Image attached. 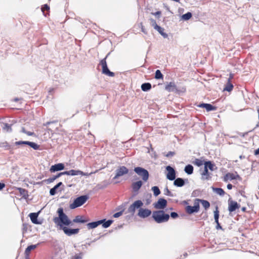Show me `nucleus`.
Returning a JSON list of instances; mask_svg holds the SVG:
<instances>
[{"label":"nucleus","mask_w":259,"mask_h":259,"mask_svg":"<svg viewBox=\"0 0 259 259\" xmlns=\"http://www.w3.org/2000/svg\"><path fill=\"white\" fill-rule=\"evenodd\" d=\"M56 193H57V190L54 187L51 188L50 190V194L51 196L55 195L56 194Z\"/></svg>","instance_id":"nucleus-45"},{"label":"nucleus","mask_w":259,"mask_h":259,"mask_svg":"<svg viewBox=\"0 0 259 259\" xmlns=\"http://www.w3.org/2000/svg\"><path fill=\"white\" fill-rule=\"evenodd\" d=\"M88 221V220L84 219V217L81 215H77L73 220V222L76 223H85Z\"/></svg>","instance_id":"nucleus-25"},{"label":"nucleus","mask_w":259,"mask_h":259,"mask_svg":"<svg viewBox=\"0 0 259 259\" xmlns=\"http://www.w3.org/2000/svg\"><path fill=\"white\" fill-rule=\"evenodd\" d=\"M143 205V203L141 200H136L128 208L127 212L131 213L132 215H134L136 209L139 208L140 209Z\"/></svg>","instance_id":"nucleus-6"},{"label":"nucleus","mask_w":259,"mask_h":259,"mask_svg":"<svg viewBox=\"0 0 259 259\" xmlns=\"http://www.w3.org/2000/svg\"><path fill=\"white\" fill-rule=\"evenodd\" d=\"M123 210L120 211L119 212H116L113 214V217L117 218L121 216L123 213Z\"/></svg>","instance_id":"nucleus-48"},{"label":"nucleus","mask_w":259,"mask_h":259,"mask_svg":"<svg viewBox=\"0 0 259 259\" xmlns=\"http://www.w3.org/2000/svg\"><path fill=\"white\" fill-rule=\"evenodd\" d=\"M100 221H103L102 223H101V225H102V227L104 228H108L110 226V225L113 222V221L112 220H108L106 221V220L105 219L101 220Z\"/></svg>","instance_id":"nucleus-29"},{"label":"nucleus","mask_w":259,"mask_h":259,"mask_svg":"<svg viewBox=\"0 0 259 259\" xmlns=\"http://www.w3.org/2000/svg\"><path fill=\"white\" fill-rule=\"evenodd\" d=\"M239 178L240 177L238 174L235 175L233 173L228 172L224 177L223 181L225 182H227L229 180H236Z\"/></svg>","instance_id":"nucleus-17"},{"label":"nucleus","mask_w":259,"mask_h":259,"mask_svg":"<svg viewBox=\"0 0 259 259\" xmlns=\"http://www.w3.org/2000/svg\"><path fill=\"white\" fill-rule=\"evenodd\" d=\"M26 134L27 135H28V136H34V133L33 132H28V131L26 132Z\"/></svg>","instance_id":"nucleus-55"},{"label":"nucleus","mask_w":259,"mask_h":259,"mask_svg":"<svg viewBox=\"0 0 259 259\" xmlns=\"http://www.w3.org/2000/svg\"><path fill=\"white\" fill-rule=\"evenodd\" d=\"M89 198V196L87 195H81L77 197L74 200L73 203L70 205V208L74 209L81 206L86 202Z\"/></svg>","instance_id":"nucleus-3"},{"label":"nucleus","mask_w":259,"mask_h":259,"mask_svg":"<svg viewBox=\"0 0 259 259\" xmlns=\"http://www.w3.org/2000/svg\"><path fill=\"white\" fill-rule=\"evenodd\" d=\"M161 14V12L160 11H157L154 14L155 16L160 15Z\"/></svg>","instance_id":"nucleus-64"},{"label":"nucleus","mask_w":259,"mask_h":259,"mask_svg":"<svg viewBox=\"0 0 259 259\" xmlns=\"http://www.w3.org/2000/svg\"><path fill=\"white\" fill-rule=\"evenodd\" d=\"M231 77L232 76H230V77L228 79V81L226 84L225 87L224 89V91H227L228 92H230L233 90V84L230 82V79Z\"/></svg>","instance_id":"nucleus-32"},{"label":"nucleus","mask_w":259,"mask_h":259,"mask_svg":"<svg viewBox=\"0 0 259 259\" xmlns=\"http://www.w3.org/2000/svg\"><path fill=\"white\" fill-rule=\"evenodd\" d=\"M129 170L125 166H121L115 170V176L113 179H118L119 177H121L124 175L128 174Z\"/></svg>","instance_id":"nucleus-9"},{"label":"nucleus","mask_w":259,"mask_h":259,"mask_svg":"<svg viewBox=\"0 0 259 259\" xmlns=\"http://www.w3.org/2000/svg\"><path fill=\"white\" fill-rule=\"evenodd\" d=\"M216 229H217V230H219V229H222V230L223 229L222 226L220 225V224H218L217 225V226H216Z\"/></svg>","instance_id":"nucleus-60"},{"label":"nucleus","mask_w":259,"mask_h":259,"mask_svg":"<svg viewBox=\"0 0 259 259\" xmlns=\"http://www.w3.org/2000/svg\"><path fill=\"white\" fill-rule=\"evenodd\" d=\"M170 215L165 213L162 210L154 211L152 213V218L157 223L166 222L168 221Z\"/></svg>","instance_id":"nucleus-2"},{"label":"nucleus","mask_w":259,"mask_h":259,"mask_svg":"<svg viewBox=\"0 0 259 259\" xmlns=\"http://www.w3.org/2000/svg\"><path fill=\"white\" fill-rule=\"evenodd\" d=\"M212 189L213 192L220 196H224L225 195V192L222 188L212 187Z\"/></svg>","instance_id":"nucleus-33"},{"label":"nucleus","mask_w":259,"mask_h":259,"mask_svg":"<svg viewBox=\"0 0 259 259\" xmlns=\"http://www.w3.org/2000/svg\"><path fill=\"white\" fill-rule=\"evenodd\" d=\"M201 176V179L203 180H208L211 178V174L209 172L208 169L205 167Z\"/></svg>","instance_id":"nucleus-22"},{"label":"nucleus","mask_w":259,"mask_h":259,"mask_svg":"<svg viewBox=\"0 0 259 259\" xmlns=\"http://www.w3.org/2000/svg\"><path fill=\"white\" fill-rule=\"evenodd\" d=\"M240 206V205L236 201H233L231 199L228 200V210L230 212L235 211Z\"/></svg>","instance_id":"nucleus-13"},{"label":"nucleus","mask_w":259,"mask_h":259,"mask_svg":"<svg viewBox=\"0 0 259 259\" xmlns=\"http://www.w3.org/2000/svg\"><path fill=\"white\" fill-rule=\"evenodd\" d=\"M28 227V225L27 224H23L22 231L23 234L27 232Z\"/></svg>","instance_id":"nucleus-47"},{"label":"nucleus","mask_w":259,"mask_h":259,"mask_svg":"<svg viewBox=\"0 0 259 259\" xmlns=\"http://www.w3.org/2000/svg\"><path fill=\"white\" fill-rule=\"evenodd\" d=\"M165 90L169 92H178L179 90L175 82L171 81L165 87Z\"/></svg>","instance_id":"nucleus-15"},{"label":"nucleus","mask_w":259,"mask_h":259,"mask_svg":"<svg viewBox=\"0 0 259 259\" xmlns=\"http://www.w3.org/2000/svg\"><path fill=\"white\" fill-rule=\"evenodd\" d=\"M199 204L197 201H195L194 206L188 205L185 207L186 211L188 214L196 213L199 210Z\"/></svg>","instance_id":"nucleus-8"},{"label":"nucleus","mask_w":259,"mask_h":259,"mask_svg":"<svg viewBox=\"0 0 259 259\" xmlns=\"http://www.w3.org/2000/svg\"><path fill=\"white\" fill-rule=\"evenodd\" d=\"M170 217L172 218V219H176L177 218L179 215H178V214L177 212H171L170 213Z\"/></svg>","instance_id":"nucleus-49"},{"label":"nucleus","mask_w":259,"mask_h":259,"mask_svg":"<svg viewBox=\"0 0 259 259\" xmlns=\"http://www.w3.org/2000/svg\"><path fill=\"white\" fill-rule=\"evenodd\" d=\"M63 185V183L62 182L58 183L57 185H56L54 187L57 190V189L61 186Z\"/></svg>","instance_id":"nucleus-53"},{"label":"nucleus","mask_w":259,"mask_h":259,"mask_svg":"<svg viewBox=\"0 0 259 259\" xmlns=\"http://www.w3.org/2000/svg\"><path fill=\"white\" fill-rule=\"evenodd\" d=\"M83 255V253L81 252L78 254H76L73 256L71 259H82Z\"/></svg>","instance_id":"nucleus-42"},{"label":"nucleus","mask_w":259,"mask_h":259,"mask_svg":"<svg viewBox=\"0 0 259 259\" xmlns=\"http://www.w3.org/2000/svg\"><path fill=\"white\" fill-rule=\"evenodd\" d=\"M134 170L139 176L142 178L143 181H147L149 179V174L147 169L142 167L138 166L135 167Z\"/></svg>","instance_id":"nucleus-4"},{"label":"nucleus","mask_w":259,"mask_h":259,"mask_svg":"<svg viewBox=\"0 0 259 259\" xmlns=\"http://www.w3.org/2000/svg\"><path fill=\"white\" fill-rule=\"evenodd\" d=\"M227 189L229 190H231L232 189L233 186L231 184H228L227 186Z\"/></svg>","instance_id":"nucleus-59"},{"label":"nucleus","mask_w":259,"mask_h":259,"mask_svg":"<svg viewBox=\"0 0 259 259\" xmlns=\"http://www.w3.org/2000/svg\"><path fill=\"white\" fill-rule=\"evenodd\" d=\"M56 122V121H48V122H47L46 123H44V126H48L49 124H50L51 123H54V122Z\"/></svg>","instance_id":"nucleus-58"},{"label":"nucleus","mask_w":259,"mask_h":259,"mask_svg":"<svg viewBox=\"0 0 259 259\" xmlns=\"http://www.w3.org/2000/svg\"><path fill=\"white\" fill-rule=\"evenodd\" d=\"M102 221H103L99 220L97 221L89 223L87 225V227L88 229H94L97 227L99 225H101Z\"/></svg>","instance_id":"nucleus-24"},{"label":"nucleus","mask_w":259,"mask_h":259,"mask_svg":"<svg viewBox=\"0 0 259 259\" xmlns=\"http://www.w3.org/2000/svg\"><path fill=\"white\" fill-rule=\"evenodd\" d=\"M254 155H259V148L254 151Z\"/></svg>","instance_id":"nucleus-61"},{"label":"nucleus","mask_w":259,"mask_h":259,"mask_svg":"<svg viewBox=\"0 0 259 259\" xmlns=\"http://www.w3.org/2000/svg\"><path fill=\"white\" fill-rule=\"evenodd\" d=\"M150 21L151 25L152 26H153L154 27V28L155 29V28H156V26H158L157 24L156 21L154 19H152V18H151L150 19Z\"/></svg>","instance_id":"nucleus-44"},{"label":"nucleus","mask_w":259,"mask_h":259,"mask_svg":"<svg viewBox=\"0 0 259 259\" xmlns=\"http://www.w3.org/2000/svg\"><path fill=\"white\" fill-rule=\"evenodd\" d=\"M155 29L160 33L161 34V33H162V32L164 31V29L162 27H161L160 26H159V25L158 26H156V28H155Z\"/></svg>","instance_id":"nucleus-50"},{"label":"nucleus","mask_w":259,"mask_h":259,"mask_svg":"<svg viewBox=\"0 0 259 259\" xmlns=\"http://www.w3.org/2000/svg\"><path fill=\"white\" fill-rule=\"evenodd\" d=\"M64 175H68V176H77V175H81V176H88L90 174H89L88 173H85L83 172L82 171H81L80 170H74V169H71L69 171H63Z\"/></svg>","instance_id":"nucleus-11"},{"label":"nucleus","mask_w":259,"mask_h":259,"mask_svg":"<svg viewBox=\"0 0 259 259\" xmlns=\"http://www.w3.org/2000/svg\"><path fill=\"white\" fill-rule=\"evenodd\" d=\"M194 168L191 164L187 165L184 168L185 172L188 175H191L193 172Z\"/></svg>","instance_id":"nucleus-31"},{"label":"nucleus","mask_w":259,"mask_h":259,"mask_svg":"<svg viewBox=\"0 0 259 259\" xmlns=\"http://www.w3.org/2000/svg\"><path fill=\"white\" fill-rule=\"evenodd\" d=\"M151 84L149 82H145L141 85V89L144 92H147L151 89Z\"/></svg>","instance_id":"nucleus-30"},{"label":"nucleus","mask_w":259,"mask_h":259,"mask_svg":"<svg viewBox=\"0 0 259 259\" xmlns=\"http://www.w3.org/2000/svg\"><path fill=\"white\" fill-rule=\"evenodd\" d=\"M63 175H64L63 172H61L58 174L56 176H54L53 177H52L51 178H50L47 180H45V181L46 182H47L48 184H50V183L53 182L56 179H57V178H59L60 177H61Z\"/></svg>","instance_id":"nucleus-28"},{"label":"nucleus","mask_w":259,"mask_h":259,"mask_svg":"<svg viewBox=\"0 0 259 259\" xmlns=\"http://www.w3.org/2000/svg\"><path fill=\"white\" fill-rule=\"evenodd\" d=\"M143 185V182L141 180L133 182L132 184L133 191L135 193L138 192Z\"/></svg>","instance_id":"nucleus-18"},{"label":"nucleus","mask_w":259,"mask_h":259,"mask_svg":"<svg viewBox=\"0 0 259 259\" xmlns=\"http://www.w3.org/2000/svg\"><path fill=\"white\" fill-rule=\"evenodd\" d=\"M204 164L205 167H206L208 169H210L211 171H213L215 168H217L215 164L211 161H205Z\"/></svg>","instance_id":"nucleus-26"},{"label":"nucleus","mask_w":259,"mask_h":259,"mask_svg":"<svg viewBox=\"0 0 259 259\" xmlns=\"http://www.w3.org/2000/svg\"><path fill=\"white\" fill-rule=\"evenodd\" d=\"M11 124H9L7 123H4V126L3 127V129L4 131L6 132L11 133L12 131V128L11 127Z\"/></svg>","instance_id":"nucleus-34"},{"label":"nucleus","mask_w":259,"mask_h":259,"mask_svg":"<svg viewBox=\"0 0 259 259\" xmlns=\"http://www.w3.org/2000/svg\"><path fill=\"white\" fill-rule=\"evenodd\" d=\"M151 190L153 192L155 196H157L160 194V190L157 186L152 187Z\"/></svg>","instance_id":"nucleus-35"},{"label":"nucleus","mask_w":259,"mask_h":259,"mask_svg":"<svg viewBox=\"0 0 259 259\" xmlns=\"http://www.w3.org/2000/svg\"><path fill=\"white\" fill-rule=\"evenodd\" d=\"M166 170L167 171L166 178L170 181L174 180L176 177V172L175 169L170 165H168L166 167Z\"/></svg>","instance_id":"nucleus-10"},{"label":"nucleus","mask_w":259,"mask_h":259,"mask_svg":"<svg viewBox=\"0 0 259 259\" xmlns=\"http://www.w3.org/2000/svg\"><path fill=\"white\" fill-rule=\"evenodd\" d=\"M164 194L166 195V196H170V197H174V196L173 194L169 190V189H168L167 187L165 188V189L164 190Z\"/></svg>","instance_id":"nucleus-40"},{"label":"nucleus","mask_w":259,"mask_h":259,"mask_svg":"<svg viewBox=\"0 0 259 259\" xmlns=\"http://www.w3.org/2000/svg\"><path fill=\"white\" fill-rule=\"evenodd\" d=\"M14 144L16 146L26 145L33 148L34 150H38L40 147L39 145L34 142L25 141H19L15 142Z\"/></svg>","instance_id":"nucleus-7"},{"label":"nucleus","mask_w":259,"mask_h":259,"mask_svg":"<svg viewBox=\"0 0 259 259\" xmlns=\"http://www.w3.org/2000/svg\"><path fill=\"white\" fill-rule=\"evenodd\" d=\"M19 192L21 195H22L23 197H25L26 196H28L27 194V191L25 190V189L19 188H18Z\"/></svg>","instance_id":"nucleus-39"},{"label":"nucleus","mask_w":259,"mask_h":259,"mask_svg":"<svg viewBox=\"0 0 259 259\" xmlns=\"http://www.w3.org/2000/svg\"><path fill=\"white\" fill-rule=\"evenodd\" d=\"M6 186L5 183L0 182V190H3Z\"/></svg>","instance_id":"nucleus-54"},{"label":"nucleus","mask_w":259,"mask_h":259,"mask_svg":"<svg viewBox=\"0 0 259 259\" xmlns=\"http://www.w3.org/2000/svg\"><path fill=\"white\" fill-rule=\"evenodd\" d=\"M0 147H3L6 150L9 151L10 154H13L14 151L13 147L7 142H2L0 143Z\"/></svg>","instance_id":"nucleus-21"},{"label":"nucleus","mask_w":259,"mask_h":259,"mask_svg":"<svg viewBox=\"0 0 259 259\" xmlns=\"http://www.w3.org/2000/svg\"><path fill=\"white\" fill-rule=\"evenodd\" d=\"M152 211L150 209L141 208L139 210L138 215L142 218H146L150 215Z\"/></svg>","instance_id":"nucleus-14"},{"label":"nucleus","mask_w":259,"mask_h":259,"mask_svg":"<svg viewBox=\"0 0 259 259\" xmlns=\"http://www.w3.org/2000/svg\"><path fill=\"white\" fill-rule=\"evenodd\" d=\"M37 246L36 245H31L27 246L25 250V256L26 259H29V256L30 254V252L31 250L35 249Z\"/></svg>","instance_id":"nucleus-23"},{"label":"nucleus","mask_w":259,"mask_h":259,"mask_svg":"<svg viewBox=\"0 0 259 259\" xmlns=\"http://www.w3.org/2000/svg\"><path fill=\"white\" fill-rule=\"evenodd\" d=\"M192 16V14L191 12H187L182 16V19L185 21L189 20Z\"/></svg>","instance_id":"nucleus-36"},{"label":"nucleus","mask_w":259,"mask_h":259,"mask_svg":"<svg viewBox=\"0 0 259 259\" xmlns=\"http://www.w3.org/2000/svg\"><path fill=\"white\" fill-rule=\"evenodd\" d=\"M49 9L50 7L47 4L44 5L41 8V11L43 13H44L45 11L49 10Z\"/></svg>","instance_id":"nucleus-46"},{"label":"nucleus","mask_w":259,"mask_h":259,"mask_svg":"<svg viewBox=\"0 0 259 259\" xmlns=\"http://www.w3.org/2000/svg\"><path fill=\"white\" fill-rule=\"evenodd\" d=\"M21 132L22 133H24V134H26V132H27V131L25 130V128L24 127H22L21 128Z\"/></svg>","instance_id":"nucleus-62"},{"label":"nucleus","mask_w":259,"mask_h":259,"mask_svg":"<svg viewBox=\"0 0 259 259\" xmlns=\"http://www.w3.org/2000/svg\"><path fill=\"white\" fill-rule=\"evenodd\" d=\"M155 78L156 79H160L163 78V75L160 70H157L155 73Z\"/></svg>","instance_id":"nucleus-37"},{"label":"nucleus","mask_w":259,"mask_h":259,"mask_svg":"<svg viewBox=\"0 0 259 259\" xmlns=\"http://www.w3.org/2000/svg\"><path fill=\"white\" fill-rule=\"evenodd\" d=\"M110 53H108L105 58H104L103 59H102L100 61V64L102 66V73L104 74H106L109 76L113 77L115 75V74L114 72H111L109 70V69L108 68L107 62H106V59L109 56Z\"/></svg>","instance_id":"nucleus-5"},{"label":"nucleus","mask_w":259,"mask_h":259,"mask_svg":"<svg viewBox=\"0 0 259 259\" xmlns=\"http://www.w3.org/2000/svg\"><path fill=\"white\" fill-rule=\"evenodd\" d=\"M193 163L198 166H200L203 165V162L202 160L196 158L195 159V161L193 162Z\"/></svg>","instance_id":"nucleus-41"},{"label":"nucleus","mask_w":259,"mask_h":259,"mask_svg":"<svg viewBox=\"0 0 259 259\" xmlns=\"http://www.w3.org/2000/svg\"><path fill=\"white\" fill-rule=\"evenodd\" d=\"M205 109L207 111H215L217 109V107L212 105L210 104H206Z\"/></svg>","instance_id":"nucleus-38"},{"label":"nucleus","mask_w":259,"mask_h":259,"mask_svg":"<svg viewBox=\"0 0 259 259\" xmlns=\"http://www.w3.org/2000/svg\"><path fill=\"white\" fill-rule=\"evenodd\" d=\"M81 247H82V249H87V245L85 244H82L81 245Z\"/></svg>","instance_id":"nucleus-63"},{"label":"nucleus","mask_w":259,"mask_h":259,"mask_svg":"<svg viewBox=\"0 0 259 259\" xmlns=\"http://www.w3.org/2000/svg\"><path fill=\"white\" fill-rule=\"evenodd\" d=\"M175 155V152L172 151H169L167 153V154L166 155V156L168 157L170 156H172Z\"/></svg>","instance_id":"nucleus-51"},{"label":"nucleus","mask_w":259,"mask_h":259,"mask_svg":"<svg viewBox=\"0 0 259 259\" xmlns=\"http://www.w3.org/2000/svg\"><path fill=\"white\" fill-rule=\"evenodd\" d=\"M58 217L53 219L54 222L59 226L64 233L68 236H71L78 233L79 229H71L67 227L71 224V221L69 219L67 215L64 212L62 207H60L57 210Z\"/></svg>","instance_id":"nucleus-1"},{"label":"nucleus","mask_w":259,"mask_h":259,"mask_svg":"<svg viewBox=\"0 0 259 259\" xmlns=\"http://www.w3.org/2000/svg\"><path fill=\"white\" fill-rule=\"evenodd\" d=\"M167 202L166 199L164 198H159L158 200L155 203L154 207L158 209H162L166 207Z\"/></svg>","instance_id":"nucleus-12"},{"label":"nucleus","mask_w":259,"mask_h":259,"mask_svg":"<svg viewBox=\"0 0 259 259\" xmlns=\"http://www.w3.org/2000/svg\"><path fill=\"white\" fill-rule=\"evenodd\" d=\"M141 31L145 34H147V32L146 31L145 28H144V26L142 25V23L141 24Z\"/></svg>","instance_id":"nucleus-52"},{"label":"nucleus","mask_w":259,"mask_h":259,"mask_svg":"<svg viewBox=\"0 0 259 259\" xmlns=\"http://www.w3.org/2000/svg\"><path fill=\"white\" fill-rule=\"evenodd\" d=\"M164 38H167L168 37L167 34L165 33L164 31L160 34Z\"/></svg>","instance_id":"nucleus-57"},{"label":"nucleus","mask_w":259,"mask_h":259,"mask_svg":"<svg viewBox=\"0 0 259 259\" xmlns=\"http://www.w3.org/2000/svg\"><path fill=\"white\" fill-rule=\"evenodd\" d=\"M196 201L199 203L201 202L203 207L205 210H207L210 207V203L204 199H196Z\"/></svg>","instance_id":"nucleus-27"},{"label":"nucleus","mask_w":259,"mask_h":259,"mask_svg":"<svg viewBox=\"0 0 259 259\" xmlns=\"http://www.w3.org/2000/svg\"><path fill=\"white\" fill-rule=\"evenodd\" d=\"M185 181L188 182V179L184 180L181 178H178L174 180V185L178 187H183L185 184Z\"/></svg>","instance_id":"nucleus-20"},{"label":"nucleus","mask_w":259,"mask_h":259,"mask_svg":"<svg viewBox=\"0 0 259 259\" xmlns=\"http://www.w3.org/2000/svg\"><path fill=\"white\" fill-rule=\"evenodd\" d=\"M39 212H31L29 214V217L32 223L34 224H41V222L38 221L37 218Z\"/></svg>","instance_id":"nucleus-19"},{"label":"nucleus","mask_w":259,"mask_h":259,"mask_svg":"<svg viewBox=\"0 0 259 259\" xmlns=\"http://www.w3.org/2000/svg\"><path fill=\"white\" fill-rule=\"evenodd\" d=\"M65 168L64 164L62 163H59L51 166L50 171L51 172H55L64 169Z\"/></svg>","instance_id":"nucleus-16"},{"label":"nucleus","mask_w":259,"mask_h":259,"mask_svg":"<svg viewBox=\"0 0 259 259\" xmlns=\"http://www.w3.org/2000/svg\"><path fill=\"white\" fill-rule=\"evenodd\" d=\"M207 103H201L198 105V107L201 108H205L206 105Z\"/></svg>","instance_id":"nucleus-56"},{"label":"nucleus","mask_w":259,"mask_h":259,"mask_svg":"<svg viewBox=\"0 0 259 259\" xmlns=\"http://www.w3.org/2000/svg\"><path fill=\"white\" fill-rule=\"evenodd\" d=\"M214 219L217 220L219 219V211L217 206L215 207V210L214 211Z\"/></svg>","instance_id":"nucleus-43"}]
</instances>
